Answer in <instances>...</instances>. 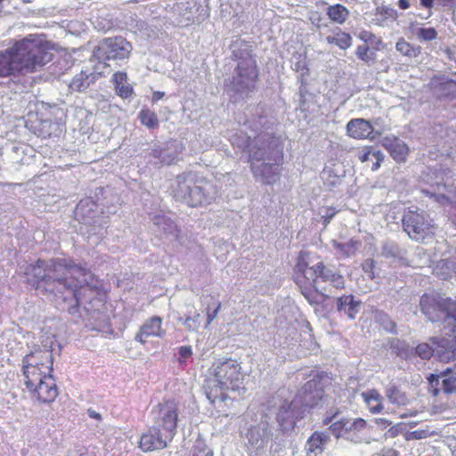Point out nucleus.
Masks as SVG:
<instances>
[{"label": "nucleus", "mask_w": 456, "mask_h": 456, "mask_svg": "<svg viewBox=\"0 0 456 456\" xmlns=\"http://www.w3.org/2000/svg\"><path fill=\"white\" fill-rule=\"evenodd\" d=\"M27 282L69 313L83 307L89 317L106 322L108 291L91 272L70 258L37 259L25 270Z\"/></svg>", "instance_id": "1"}, {"label": "nucleus", "mask_w": 456, "mask_h": 456, "mask_svg": "<svg viewBox=\"0 0 456 456\" xmlns=\"http://www.w3.org/2000/svg\"><path fill=\"white\" fill-rule=\"evenodd\" d=\"M46 42L27 37L0 50V77H19L33 73L52 61Z\"/></svg>", "instance_id": "2"}, {"label": "nucleus", "mask_w": 456, "mask_h": 456, "mask_svg": "<svg viewBox=\"0 0 456 456\" xmlns=\"http://www.w3.org/2000/svg\"><path fill=\"white\" fill-rule=\"evenodd\" d=\"M308 256V252H299L294 266V279L308 303L318 305L327 298L316 288L318 281L330 282L334 288L341 289L345 288V280L338 272L329 269L323 262L309 266Z\"/></svg>", "instance_id": "3"}, {"label": "nucleus", "mask_w": 456, "mask_h": 456, "mask_svg": "<svg viewBox=\"0 0 456 456\" xmlns=\"http://www.w3.org/2000/svg\"><path fill=\"white\" fill-rule=\"evenodd\" d=\"M283 159V144L281 138L273 134L257 137L256 144L249 151L250 169L265 184L271 185L279 181Z\"/></svg>", "instance_id": "4"}, {"label": "nucleus", "mask_w": 456, "mask_h": 456, "mask_svg": "<svg viewBox=\"0 0 456 456\" xmlns=\"http://www.w3.org/2000/svg\"><path fill=\"white\" fill-rule=\"evenodd\" d=\"M244 379L241 364L237 360H217L209 369V377L204 386L205 394L213 405L225 403L229 398L227 391L244 389Z\"/></svg>", "instance_id": "5"}, {"label": "nucleus", "mask_w": 456, "mask_h": 456, "mask_svg": "<svg viewBox=\"0 0 456 456\" xmlns=\"http://www.w3.org/2000/svg\"><path fill=\"white\" fill-rule=\"evenodd\" d=\"M309 377L311 379L297 392L294 400L287 406L282 405L280 407L276 419L281 426L284 425L286 419L290 417L289 414L292 404H299L305 408H313L322 401L325 395L324 379L327 378V373L312 370Z\"/></svg>", "instance_id": "6"}, {"label": "nucleus", "mask_w": 456, "mask_h": 456, "mask_svg": "<svg viewBox=\"0 0 456 456\" xmlns=\"http://www.w3.org/2000/svg\"><path fill=\"white\" fill-rule=\"evenodd\" d=\"M176 188L174 196L191 208L201 206L207 200V178L195 172H185L176 177Z\"/></svg>", "instance_id": "7"}, {"label": "nucleus", "mask_w": 456, "mask_h": 456, "mask_svg": "<svg viewBox=\"0 0 456 456\" xmlns=\"http://www.w3.org/2000/svg\"><path fill=\"white\" fill-rule=\"evenodd\" d=\"M422 314L431 322L444 320L452 329H456V300L445 297L439 293H425L419 300Z\"/></svg>", "instance_id": "8"}, {"label": "nucleus", "mask_w": 456, "mask_h": 456, "mask_svg": "<svg viewBox=\"0 0 456 456\" xmlns=\"http://www.w3.org/2000/svg\"><path fill=\"white\" fill-rule=\"evenodd\" d=\"M53 372L52 352L39 350L26 354L22 359L24 385L28 391L36 384L51 376Z\"/></svg>", "instance_id": "9"}, {"label": "nucleus", "mask_w": 456, "mask_h": 456, "mask_svg": "<svg viewBox=\"0 0 456 456\" xmlns=\"http://www.w3.org/2000/svg\"><path fill=\"white\" fill-rule=\"evenodd\" d=\"M232 56L237 65L232 77V84L240 93L252 92L256 89L259 79V70L256 61L250 50L234 51Z\"/></svg>", "instance_id": "10"}, {"label": "nucleus", "mask_w": 456, "mask_h": 456, "mask_svg": "<svg viewBox=\"0 0 456 456\" xmlns=\"http://www.w3.org/2000/svg\"><path fill=\"white\" fill-rule=\"evenodd\" d=\"M447 338H432V345L428 343H420L416 346V354L424 360L430 359L436 355L437 359L444 362H449L456 357V329H452L451 333H445Z\"/></svg>", "instance_id": "11"}, {"label": "nucleus", "mask_w": 456, "mask_h": 456, "mask_svg": "<svg viewBox=\"0 0 456 456\" xmlns=\"http://www.w3.org/2000/svg\"><path fill=\"white\" fill-rule=\"evenodd\" d=\"M133 46L121 36L102 39L94 51L96 59L102 61L128 59Z\"/></svg>", "instance_id": "12"}, {"label": "nucleus", "mask_w": 456, "mask_h": 456, "mask_svg": "<svg viewBox=\"0 0 456 456\" xmlns=\"http://www.w3.org/2000/svg\"><path fill=\"white\" fill-rule=\"evenodd\" d=\"M178 414V403L175 399H164L156 406L155 427L174 438L177 433Z\"/></svg>", "instance_id": "13"}, {"label": "nucleus", "mask_w": 456, "mask_h": 456, "mask_svg": "<svg viewBox=\"0 0 456 456\" xmlns=\"http://www.w3.org/2000/svg\"><path fill=\"white\" fill-rule=\"evenodd\" d=\"M403 230L416 240H423L427 235L434 233V224L423 214L408 211L403 217Z\"/></svg>", "instance_id": "14"}, {"label": "nucleus", "mask_w": 456, "mask_h": 456, "mask_svg": "<svg viewBox=\"0 0 456 456\" xmlns=\"http://www.w3.org/2000/svg\"><path fill=\"white\" fill-rule=\"evenodd\" d=\"M359 38L365 44L356 47V56L364 63L374 62L377 59L376 52L383 50L386 44L381 37L370 31H362Z\"/></svg>", "instance_id": "15"}, {"label": "nucleus", "mask_w": 456, "mask_h": 456, "mask_svg": "<svg viewBox=\"0 0 456 456\" xmlns=\"http://www.w3.org/2000/svg\"><path fill=\"white\" fill-rule=\"evenodd\" d=\"M174 438L163 433L160 428L154 426L142 433L138 442V448L143 452L163 450Z\"/></svg>", "instance_id": "16"}, {"label": "nucleus", "mask_w": 456, "mask_h": 456, "mask_svg": "<svg viewBox=\"0 0 456 456\" xmlns=\"http://www.w3.org/2000/svg\"><path fill=\"white\" fill-rule=\"evenodd\" d=\"M35 387L28 392L31 398L39 403H51L59 395L58 387L53 374L46 376L45 379L37 383Z\"/></svg>", "instance_id": "17"}, {"label": "nucleus", "mask_w": 456, "mask_h": 456, "mask_svg": "<svg viewBox=\"0 0 456 456\" xmlns=\"http://www.w3.org/2000/svg\"><path fill=\"white\" fill-rule=\"evenodd\" d=\"M166 330L162 327V318L152 316L148 318L139 328L135 334V340L142 345H145L150 338H162Z\"/></svg>", "instance_id": "18"}, {"label": "nucleus", "mask_w": 456, "mask_h": 456, "mask_svg": "<svg viewBox=\"0 0 456 456\" xmlns=\"http://www.w3.org/2000/svg\"><path fill=\"white\" fill-rule=\"evenodd\" d=\"M452 370L447 368L445 370L442 371L440 374H430L428 377V381L429 384V391L433 396H437L440 393V379L445 377L442 380V388L444 393L452 394L456 391V373L453 375H450Z\"/></svg>", "instance_id": "19"}, {"label": "nucleus", "mask_w": 456, "mask_h": 456, "mask_svg": "<svg viewBox=\"0 0 456 456\" xmlns=\"http://www.w3.org/2000/svg\"><path fill=\"white\" fill-rule=\"evenodd\" d=\"M383 147L389 152L390 156L398 163L405 162L410 152L408 145L399 138L385 137L382 141Z\"/></svg>", "instance_id": "20"}, {"label": "nucleus", "mask_w": 456, "mask_h": 456, "mask_svg": "<svg viewBox=\"0 0 456 456\" xmlns=\"http://www.w3.org/2000/svg\"><path fill=\"white\" fill-rule=\"evenodd\" d=\"M373 133V126L364 118H353L346 124V134L349 137L362 140L368 138Z\"/></svg>", "instance_id": "21"}, {"label": "nucleus", "mask_w": 456, "mask_h": 456, "mask_svg": "<svg viewBox=\"0 0 456 456\" xmlns=\"http://www.w3.org/2000/svg\"><path fill=\"white\" fill-rule=\"evenodd\" d=\"M329 441L330 436L328 433L314 431L306 441V453L315 456L322 454Z\"/></svg>", "instance_id": "22"}, {"label": "nucleus", "mask_w": 456, "mask_h": 456, "mask_svg": "<svg viewBox=\"0 0 456 456\" xmlns=\"http://www.w3.org/2000/svg\"><path fill=\"white\" fill-rule=\"evenodd\" d=\"M360 303L355 301L353 295H344L337 299V308L344 311L350 319H354L358 313Z\"/></svg>", "instance_id": "23"}, {"label": "nucleus", "mask_w": 456, "mask_h": 456, "mask_svg": "<svg viewBox=\"0 0 456 456\" xmlns=\"http://www.w3.org/2000/svg\"><path fill=\"white\" fill-rule=\"evenodd\" d=\"M362 397L371 413L378 414L382 411V396L378 390L370 389L365 391L362 393Z\"/></svg>", "instance_id": "24"}, {"label": "nucleus", "mask_w": 456, "mask_h": 456, "mask_svg": "<svg viewBox=\"0 0 456 456\" xmlns=\"http://www.w3.org/2000/svg\"><path fill=\"white\" fill-rule=\"evenodd\" d=\"M395 50L401 55L408 59H415L421 53V47L406 41L403 37H400L395 43Z\"/></svg>", "instance_id": "25"}, {"label": "nucleus", "mask_w": 456, "mask_h": 456, "mask_svg": "<svg viewBox=\"0 0 456 456\" xmlns=\"http://www.w3.org/2000/svg\"><path fill=\"white\" fill-rule=\"evenodd\" d=\"M326 14L330 21L341 25L348 19L350 12L343 4H336L327 8Z\"/></svg>", "instance_id": "26"}, {"label": "nucleus", "mask_w": 456, "mask_h": 456, "mask_svg": "<svg viewBox=\"0 0 456 456\" xmlns=\"http://www.w3.org/2000/svg\"><path fill=\"white\" fill-rule=\"evenodd\" d=\"M370 156L376 159V162L371 167V169L376 171L383 162L384 155L380 151H374L372 146H364L358 153V159L362 163L368 161Z\"/></svg>", "instance_id": "27"}, {"label": "nucleus", "mask_w": 456, "mask_h": 456, "mask_svg": "<svg viewBox=\"0 0 456 456\" xmlns=\"http://www.w3.org/2000/svg\"><path fill=\"white\" fill-rule=\"evenodd\" d=\"M352 37L349 33L338 29L333 36H328L326 41L335 45L342 50H346L352 45Z\"/></svg>", "instance_id": "28"}, {"label": "nucleus", "mask_w": 456, "mask_h": 456, "mask_svg": "<svg viewBox=\"0 0 456 456\" xmlns=\"http://www.w3.org/2000/svg\"><path fill=\"white\" fill-rule=\"evenodd\" d=\"M453 273V264L448 259L439 260L433 268V274L443 281L452 278Z\"/></svg>", "instance_id": "29"}, {"label": "nucleus", "mask_w": 456, "mask_h": 456, "mask_svg": "<svg viewBox=\"0 0 456 456\" xmlns=\"http://www.w3.org/2000/svg\"><path fill=\"white\" fill-rule=\"evenodd\" d=\"M333 246L343 257H349L356 253L361 246V241L351 239L345 243L334 242Z\"/></svg>", "instance_id": "30"}, {"label": "nucleus", "mask_w": 456, "mask_h": 456, "mask_svg": "<svg viewBox=\"0 0 456 456\" xmlns=\"http://www.w3.org/2000/svg\"><path fill=\"white\" fill-rule=\"evenodd\" d=\"M154 224L163 226L164 232L167 233L179 235L180 230L175 223L165 215H157L153 217Z\"/></svg>", "instance_id": "31"}, {"label": "nucleus", "mask_w": 456, "mask_h": 456, "mask_svg": "<svg viewBox=\"0 0 456 456\" xmlns=\"http://www.w3.org/2000/svg\"><path fill=\"white\" fill-rule=\"evenodd\" d=\"M138 118L142 125L150 129L159 126V119L155 112L149 109H142L138 115Z\"/></svg>", "instance_id": "32"}, {"label": "nucleus", "mask_w": 456, "mask_h": 456, "mask_svg": "<svg viewBox=\"0 0 456 456\" xmlns=\"http://www.w3.org/2000/svg\"><path fill=\"white\" fill-rule=\"evenodd\" d=\"M88 86V75L83 71L76 75L69 84L70 88L75 91H83L87 88Z\"/></svg>", "instance_id": "33"}, {"label": "nucleus", "mask_w": 456, "mask_h": 456, "mask_svg": "<svg viewBox=\"0 0 456 456\" xmlns=\"http://www.w3.org/2000/svg\"><path fill=\"white\" fill-rule=\"evenodd\" d=\"M416 37L422 42H429L437 38L438 32L433 28H419L415 33Z\"/></svg>", "instance_id": "34"}, {"label": "nucleus", "mask_w": 456, "mask_h": 456, "mask_svg": "<svg viewBox=\"0 0 456 456\" xmlns=\"http://www.w3.org/2000/svg\"><path fill=\"white\" fill-rule=\"evenodd\" d=\"M348 420L346 419H339L330 425V429L332 434L337 437H340L343 435L349 434Z\"/></svg>", "instance_id": "35"}, {"label": "nucleus", "mask_w": 456, "mask_h": 456, "mask_svg": "<svg viewBox=\"0 0 456 456\" xmlns=\"http://www.w3.org/2000/svg\"><path fill=\"white\" fill-rule=\"evenodd\" d=\"M376 16H379L381 20H395L397 19L398 14L397 11L389 6H379L376 9Z\"/></svg>", "instance_id": "36"}, {"label": "nucleus", "mask_w": 456, "mask_h": 456, "mask_svg": "<svg viewBox=\"0 0 456 456\" xmlns=\"http://www.w3.org/2000/svg\"><path fill=\"white\" fill-rule=\"evenodd\" d=\"M387 395L392 403H403L405 400L404 395H403L395 387H390L387 390Z\"/></svg>", "instance_id": "37"}, {"label": "nucleus", "mask_w": 456, "mask_h": 456, "mask_svg": "<svg viewBox=\"0 0 456 456\" xmlns=\"http://www.w3.org/2000/svg\"><path fill=\"white\" fill-rule=\"evenodd\" d=\"M115 90L118 96L126 99L133 94V88L131 86L125 84L116 86Z\"/></svg>", "instance_id": "38"}, {"label": "nucleus", "mask_w": 456, "mask_h": 456, "mask_svg": "<svg viewBox=\"0 0 456 456\" xmlns=\"http://www.w3.org/2000/svg\"><path fill=\"white\" fill-rule=\"evenodd\" d=\"M200 314H196L193 317H187L183 324L189 330H197L200 327Z\"/></svg>", "instance_id": "39"}, {"label": "nucleus", "mask_w": 456, "mask_h": 456, "mask_svg": "<svg viewBox=\"0 0 456 456\" xmlns=\"http://www.w3.org/2000/svg\"><path fill=\"white\" fill-rule=\"evenodd\" d=\"M221 309V303L216 302V306L213 310L210 309L209 306L206 308V314H207V323L206 326H208L211 324V322L216 319L217 316L219 311Z\"/></svg>", "instance_id": "40"}, {"label": "nucleus", "mask_w": 456, "mask_h": 456, "mask_svg": "<svg viewBox=\"0 0 456 456\" xmlns=\"http://www.w3.org/2000/svg\"><path fill=\"white\" fill-rule=\"evenodd\" d=\"M201 452H205V456H213V452L208 449L205 444L198 443L192 448L191 456H200Z\"/></svg>", "instance_id": "41"}, {"label": "nucleus", "mask_w": 456, "mask_h": 456, "mask_svg": "<svg viewBox=\"0 0 456 456\" xmlns=\"http://www.w3.org/2000/svg\"><path fill=\"white\" fill-rule=\"evenodd\" d=\"M127 80V76L126 72L117 71L112 76V81L114 86L125 84Z\"/></svg>", "instance_id": "42"}, {"label": "nucleus", "mask_w": 456, "mask_h": 456, "mask_svg": "<svg viewBox=\"0 0 456 456\" xmlns=\"http://www.w3.org/2000/svg\"><path fill=\"white\" fill-rule=\"evenodd\" d=\"M366 421L362 419V418H358L356 419H354L351 424L350 426L348 427V429H349V433L352 431V430H356V431H360V430H362L365 428L366 427Z\"/></svg>", "instance_id": "43"}, {"label": "nucleus", "mask_w": 456, "mask_h": 456, "mask_svg": "<svg viewBox=\"0 0 456 456\" xmlns=\"http://www.w3.org/2000/svg\"><path fill=\"white\" fill-rule=\"evenodd\" d=\"M336 213L337 211L333 208H328L325 215L322 216L324 224H329Z\"/></svg>", "instance_id": "44"}, {"label": "nucleus", "mask_w": 456, "mask_h": 456, "mask_svg": "<svg viewBox=\"0 0 456 456\" xmlns=\"http://www.w3.org/2000/svg\"><path fill=\"white\" fill-rule=\"evenodd\" d=\"M179 354L183 358H189L192 354V350L191 346H183L179 348Z\"/></svg>", "instance_id": "45"}, {"label": "nucleus", "mask_w": 456, "mask_h": 456, "mask_svg": "<svg viewBox=\"0 0 456 456\" xmlns=\"http://www.w3.org/2000/svg\"><path fill=\"white\" fill-rule=\"evenodd\" d=\"M434 1L435 0H419L421 6H423L424 8H428V9H430L433 7Z\"/></svg>", "instance_id": "46"}, {"label": "nucleus", "mask_w": 456, "mask_h": 456, "mask_svg": "<svg viewBox=\"0 0 456 456\" xmlns=\"http://www.w3.org/2000/svg\"><path fill=\"white\" fill-rule=\"evenodd\" d=\"M398 7L402 10H406L410 7L409 0H398Z\"/></svg>", "instance_id": "47"}, {"label": "nucleus", "mask_w": 456, "mask_h": 456, "mask_svg": "<svg viewBox=\"0 0 456 456\" xmlns=\"http://www.w3.org/2000/svg\"><path fill=\"white\" fill-rule=\"evenodd\" d=\"M386 329L387 330H389L391 333H395L396 332V324L394 322L389 321V325L387 326Z\"/></svg>", "instance_id": "48"}, {"label": "nucleus", "mask_w": 456, "mask_h": 456, "mask_svg": "<svg viewBox=\"0 0 456 456\" xmlns=\"http://www.w3.org/2000/svg\"><path fill=\"white\" fill-rule=\"evenodd\" d=\"M88 414H89V416L91 418H94V419H102L100 413H98V412H96V411H94L93 410H89L88 411Z\"/></svg>", "instance_id": "49"}, {"label": "nucleus", "mask_w": 456, "mask_h": 456, "mask_svg": "<svg viewBox=\"0 0 456 456\" xmlns=\"http://www.w3.org/2000/svg\"><path fill=\"white\" fill-rule=\"evenodd\" d=\"M447 85L453 89V91H456V81L455 80H449L447 82Z\"/></svg>", "instance_id": "50"}, {"label": "nucleus", "mask_w": 456, "mask_h": 456, "mask_svg": "<svg viewBox=\"0 0 456 456\" xmlns=\"http://www.w3.org/2000/svg\"><path fill=\"white\" fill-rule=\"evenodd\" d=\"M331 421H332V417H326L323 419V425H329L330 423H331Z\"/></svg>", "instance_id": "51"}, {"label": "nucleus", "mask_w": 456, "mask_h": 456, "mask_svg": "<svg viewBox=\"0 0 456 456\" xmlns=\"http://www.w3.org/2000/svg\"><path fill=\"white\" fill-rule=\"evenodd\" d=\"M163 93H157L154 94V97H156L158 100L160 99L163 96Z\"/></svg>", "instance_id": "52"}, {"label": "nucleus", "mask_w": 456, "mask_h": 456, "mask_svg": "<svg viewBox=\"0 0 456 456\" xmlns=\"http://www.w3.org/2000/svg\"><path fill=\"white\" fill-rule=\"evenodd\" d=\"M454 75L456 76V72L454 73Z\"/></svg>", "instance_id": "53"}]
</instances>
